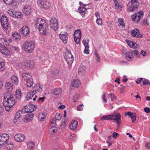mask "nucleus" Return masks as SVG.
Returning a JSON list of instances; mask_svg holds the SVG:
<instances>
[{
    "label": "nucleus",
    "instance_id": "obj_1",
    "mask_svg": "<svg viewBox=\"0 0 150 150\" xmlns=\"http://www.w3.org/2000/svg\"><path fill=\"white\" fill-rule=\"evenodd\" d=\"M3 105L7 111H9L16 103L14 95L10 92H7L4 95Z\"/></svg>",
    "mask_w": 150,
    "mask_h": 150
},
{
    "label": "nucleus",
    "instance_id": "obj_2",
    "mask_svg": "<svg viewBox=\"0 0 150 150\" xmlns=\"http://www.w3.org/2000/svg\"><path fill=\"white\" fill-rule=\"evenodd\" d=\"M45 22L44 20L40 18H38L35 25L39 24L38 28L40 33L43 35H46L47 33V25L46 23H44Z\"/></svg>",
    "mask_w": 150,
    "mask_h": 150
},
{
    "label": "nucleus",
    "instance_id": "obj_3",
    "mask_svg": "<svg viewBox=\"0 0 150 150\" xmlns=\"http://www.w3.org/2000/svg\"><path fill=\"white\" fill-rule=\"evenodd\" d=\"M139 4V3L137 0H131L128 3L127 11L132 12L136 11Z\"/></svg>",
    "mask_w": 150,
    "mask_h": 150
},
{
    "label": "nucleus",
    "instance_id": "obj_4",
    "mask_svg": "<svg viewBox=\"0 0 150 150\" xmlns=\"http://www.w3.org/2000/svg\"><path fill=\"white\" fill-rule=\"evenodd\" d=\"M24 49L27 52L30 53L34 49L35 44L31 42H27L24 44Z\"/></svg>",
    "mask_w": 150,
    "mask_h": 150
},
{
    "label": "nucleus",
    "instance_id": "obj_5",
    "mask_svg": "<svg viewBox=\"0 0 150 150\" xmlns=\"http://www.w3.org/2000/svg\"><path fill=\"white\" fill-rule=\"evenodd\" d=\"M50 25L51 28L54 31L57 30L58 28V23L57 18L54 17H52L50 20Z\"/></svg>",
    "mask_w": 150,
    "mask_h": 150
},
{
    "label": "nucleus",
    "instance_id": "obj_6",
    "mask_svg": "<svg viewBox=\"0 0 150 150\" xmlns=\"http://www.w3.org/2000/svg\"><path fill=\"white\" fill-rule=\"evenodd\" d=\"M64 56L65 59L67 62L68 64H72L74 60V58L71 52L69 50H67Z\"/></svg>",
    "mask_w": 150,
    "mask_h": 150
},
{
    "label": "nucleus",
    "instance_id": "obj_7",
    "mask_svg": "<svg viewBox=\"0 0 150 150\" xmlns=\"http://www.w3.org/2000/svg\"><path fill=\"white\" fill-rule=\"evenodd\" d=\"M74 40L77 44L80 43L81 38V33L80 29H77L74 32Z\"/></svg>",
    "mask_w": 150,
    "mask_h": 150
},
{
    "label": "nucleus",
    "instance_id": "obj_8",
    "mask_svg": "<svg viewBox=\"0 0 150 150\" xmlns=\"http://www.w3.org/2000/svg\"><path fill=\"white\" fill-rule=\"evenodd\" d=\"M1 24L3 28L5 30L8 28V18L6 16H2L1 19Z\"/></svg>",
    "mask_w": 150,
    "mask_h": 150
},
{
    "label": "nucleus",
    "instance_id": "obj_9",
    "mask_svg": "<svg viewBox=\"0 0 150 150\" xmlns=\"http://www.w3.org/2000/svg\"><path fill=\"white\" fill-rule=\"evenodd\" d=\"M144 14L143 12H142L141 13L138 12L134 14V15L132 16V20L133 21L138 22L141 18L143 17Z\"/></svg>",
    "mask_w": 150,
    "mask_h": 150
},
{
    "label": "nucleus",
    "instance_id": "obj_10",
    "mask_svg": "<svg viewBox=\"0 0 150 150\" xmlns=\"http://www.w3.org/2000/svg\"><path fill=\"white\" fill-rule=\"evenodd\" d=\"M89 42V39L88 38H84L82 42L85 46V50L84 53L86 54H89V48L88 43Z\"/></svg>",
    "mask_w": 150,
    "mask_h": 150
},
{
    "label": "nucleus",
    "instance_id": "obj_11",
    "mask_svg": "<svg viewBox=\"0 0 150 150\" xmlns=\"http://www.w3.org/2000/svg\"><path fill=\"white\" fill-rule=\"evenodd\" d=\"M9 136L8 134L4 133L0 134V145L4 144L9 139Z\"/></svg>",
    "mask_w": 150,
    "mask_h": 150
},
{
    "label": "nucleus",
    "instance_id": "obj_12",
    "mask_svg": "<svg viewBox=\"0 0 150 150\" xmlns=\"http://www.w3.org/2000/svg\"><path fill=\"white\" fill-rule=\"evenodd\" d=\"M111 117L112 118L111 120L116 121L117 124L119 125L121 123V115L118 113H116V114H112L111 115Z\"/></svg>",
    "mask_w": 150,
    "mask_h": 150
},
{
    "label": "nucleus",
    "instance_id": "obj_13",
    "mask_svg": "<svg viewBox=\"0 0 150 150\" xmlns=\"http://www.w3.org/2000/svg\"><path fill=\"white\" fill-rule=\"evenodd\" d=\"M24 13L26 16H28L31 14L32 9L31 7L29 5L26 6L23 10Z\"/></svg>",
    "mask_w": 150,
    "mask_h": 150
},
{
    "label": "nucleus",
    "instance_id": "obj_14",
    "mask_svg": "<svg viewBox=\"0 0 150 150\" xmlns=\"http://www.w3.org/2000/svg\"><path fill=\"white\" fill-rule=\"evenodd\" d=\"M37 108V106L33 104H29L26 108L27 110H24V112L31 113L34 111Z\"/></svg>",
    "mask_w": 150,
    "mask_h": 150
},
{
    "label": "nucleus",
    "instance_id": "obj_15",
    "mask_svg": "<svg viewBox=\"0 0 150 150\" xmlns=\"http://www.w3.org/2000/svg\"><path fill=\"white\" fill-rule=\"evenodd\" d=\"M29 113L28 114L25 115H24L25 117H24V122L25 123L31 121L34 117V114L32 113Z\"/></svg>",
    "mask_w": 150,
    "mask_h": 150
},
{
    "label": "nucleus",
    "instance_id": "obj_16",
    "mask_svg": "<svg viewBox=\"0 0 150 150\" xmlns=\"http://www.w3.org/2000/svg\"><path fill=\"white\" fill-rule=\"evenodd\" d=\"M0 52L4 55H8L10 54V51L5 46L0 47Z\"/></svg>",
    "mask_w": 150,
    "mask_h": 150
},
{
    "label": "nucleus",
    "instance_id": "obj_17",
    "mask_svg": "<svg viewBox=\"0 0 150 150\" xmlns=\"http://www.w3.org/2000/svg\"><path fill=\"white\" fill-rule=\"evenodd\" d=\"M14 139L17 142H21L24 140L25 136L22 134H19L15 135Z\"/></svg>",
    "mask_w": 150,
    "mask_h": 150
},
{
    "label": "nucleus",
    "instance_id": "obj_18",
    "mask_svg": "<svg viewBox=\"0 0 150 150\" xmlns=\"http://www.w3.org/2000/svg\"><path fill=\"white\" fill-rule=\"evenodd\" d=\"M59 36L62 42L65 44L67 43L68 39V34L67 33L63 34H59Z\"/></svg>",
    "mask_w": 150,
    "mask_h": 150
},
{
    "label": "nucleus",
    "instance_id": "obj_19",
    "mask_svg": "<svg viewBox=\"0 0 150 150\" xmlns=\"http://www.w3.org/2000/svg\"><path fill=\"white\" fill-rule=\"evenodd\" d=\"M126 41L128 45L131 48L134 49H136L139 47V45H138L137 44L134 42L129 41V40H127Z\"/></svg>",
    "mask_w": 150,
    "mask_h": 150
},
{
    "label": "nucleus",
    "instance_id": "obj_20",
    "mask_svg": "<svg viewBox=\"0 0 150 150\" xmlns=\"http://www.w3.org/2000/svg\"><path fill=\"white\" fill-rule=\"evenodd\" d=\"M22 33L24 35H26L30 33V30L28 27L24 25L23 27L21 29Z\"/></svg>",
    "mask_w": 150,
    "mask_h": 150
},
{
    "label": "nucleus",
    "instance_id": "obj_21",
    "mask_svg": "<svg viewBox=\"0 0 150 150\" xmlns=\"http://www.w3.org/2000/svg\"><path fill=\"white\" fill-rule=\"evenodd\" d=\"M40 4L45 9H48L51 6L50 3L44 1H41Z\"/></svg>",
    "mask_w": 150,
    "mask_h": 150
},
{
    "label": "nucleus",
    "instance_id": "obj_22",
    "mask_svg": "<svg viewBox=\"0 0 150 150\" xmlns=\"http://www.w3.org/2000/svg\"><path fill=\"white\" fill-rule=\"evenodd\" d=\"M132 36L137 38L142 37V35L140 34L139 30L137 29H135L132 31L131 33Z\"/></svg>",
    "mask_w": 150,
    "mask_h": 150
},
{
    "label": "nucleus",
    "instance_id": "obj_23",
    "mask_svg": "<svg viewBox=\"0 0 150 150\" xmlns=\"http://www.w3.org/2000/svg\"><path fill=\"white\" fill-rule=\"evenodd\" d=\"M25 112H24V110L22 111H19L16 112V114L15 118L19 119L20 117H21L22 116H23L25 115Z\"/></svg>",
    "mask_w": 150,
    "mask_h": 150
},
{
    "label": "nucleus",
    "instance_id": "obj_24",
    "mask_svg": "<svg viewBox=\"0 0 150 150\" xmlns=\"http://www.w3.org/2000/svg\"><path fill=\"white\" fill-rule=\"evenodd\" d=\"M86 8H85V7H81L80 6L78 9V10L79 12H80L81 15L83 17L85 16V14L87 13V11Z\"/></svg>",
    "mask_w": 150,
    "mask_h": 150
},
{
    "label": "nucleus",
    "instance_id": "obj_25",
    "mask_svg": "<svg viewBox=\"0 0 150 150\" xmlns=\"http://www.w3.org/2000/svg\"><path fill=\"white\" fill-rule=\"evenodd\" d=\"M34 63L33 61H27L24 62V66L25 67H29L30 68H33L34 66Z\"/></svg>",
    "mask_w": 150,
    "mask_h": 150
},
{
    "label": "nucleus",
    "instance_id": "obj_26",
    "mask_svg": "<svg viewBox=\"0 0 150 150\" xmlns=\"http://www.w3.org/2000/svg\"><path fill=\"white\" fill-rule=\"evenodd\" d=\"M12 86V84L9 82L6 83L5 87L7 91H8L7 92H10L11 93V92L12 91L13 89Z\"/></svg>",
    "mask_w": 150,
    "mask_h": 150
},
{
    "label": "nucleus",
    "instance_id": "obj_27",
    "mask_svg": "<svg viewBox=\"0 0 150 150\" xmlns=\"http://www.w3.org/2000/svg\"><path fill=\"white\" fill-rule=\"evenodd\" d=\"M126 57L127 60H132L134 56L132 51L131 52H127L126 54Z\"/></svg>",
    "mask_w": 150,
    "mask_h": 150
},
{
    "label": "nucleus",
    "instance_id": "obj_28",
    "mask_svg": "<svg viewBox=\"0 0 150 150\" xmlns=\"http://www.w3.org/2000/svg\"><path fill=\"white\" fill-rule=\"evenodd\" d=\"M78 122L77 121L74 120L72 121L69 127L71 129L74 130L77 127Z\"/></svg>",
    "mask_w": 150,
    "mask_h": 150
},
{
    "label": "nucleus",
    "instance_id": "obj_29",
    "mask_svg": "<svg viewBox=\"0 0 150 150\" xmlns=\"http://www.w3.org/2000/svg\"><path fill=\"white\" fill-rule=\"evenodd\" d=\"M26 81V85L28 87H30L33 86V82L32 77L28 79Z\"/></svg>",
    "mask_w": 150,
    "mask_h": 150
},
{
    "label": "nucleus",
    "instance_id": "obj_30",
    "mask_svg": "<svg viewBox=\"0 0 150 150\" xmlns=\"http://www.w3.org/2000/svg\"><path fill=\"white\" fill-rule=\"evenodd\" d=\"M13 145L12 142H10L9 143L6 144L5 146V148L6 150H10L13 148Z\"/></svg>",
    "mask_w": 150,
    "mask_h": 150
},
{
    "label": "nucleus",
    "instance_id": "obj_31",
    "mask_svg": "<svg viewBox=\"0 0 150 150\" xmlns=\"http://www.w3.org/2000/svg\"><path fill=\"white\" fill-rule=\"evenodd\" d=\"M35 93H36L35 92V91H33L32 92L28 93L26 96L27 99L28 100L29 99H32L34 97Z\"/></svg>",
    "mask_w": 150,
    "mask_h": 150
},
{
    "label": "nucleus",
    "instance_id": "obj_32",
    "mask_svg": "<svg viewBox=\"0 0 150 150\" xmlns=\"http://www.w3.org/2000/svg\"><path fill=\"white\" fill-rule=\"evenodd\" d=\"M8 13L11 16H13L14 17H18V16H17V14H15V12L12 9H11L8 10Z\"/></svg>",
    "mask_w": 150,
    "mask_h": 150
},
{
    "label": "nucleus",
    "instance_id": "obj_33",
    "mask_svg": "<svg viewBox=\"0 0 150 150\" xmlns=\"http://www.w3.org/2000/svg\"><path fill=\"white\" fill-rule=\"evenodd\" d=\"M33 88L34 89L33 91H35V93L37 91H41L42 89L41 86H40V84L39 83L35 85L33 87Z\"/></svg>",
    "mask_w": 150,
    "mask_h": 150
},
{
    "label": "nucleus",
    "instance_id": "obj_34",
    "mask_svg": "<svg viewBox=\"0 0 150 150\" xmlns=\"http://www.w3.org/2000/svg\"><path fill=\"white\" fill-rule=\"evenodd\" d=\"M72 84V86L75 87H78L80 85V81L77 79L74 80Z\"/></svg>",
    "mask_w": 150,
    "mask_h": 150
},
{
    "label": "nucleus",
    "instance_id": "obj_35",
    "mask_svg": "<svg viewBox=\"0 0 150 150\" xmlns=\"http://www.w3.org/2000/svg\"><path fill=\"white\" fill-rule=\"evenodd\" d=\"M22 79L25 81L31 77V76L27 73H23L22 74Z\"/></svg>",
    "mask_w": 150,
    "mask_h": 150
},
{
    "label": "nucleus",
    "instance_id": "obj_36",
    "mask_svg": "<svg viewBox=\"0 0 150 150\" xmlns=\"http://www.w3.org/2000/svg\"><path fill=\"white\" fill-rule=\"evenodd\" d=\"M86 68L85 67L81 66L80 67L79 69L78 74L80 75L84 74L85 72Z\"/></svg>",
    "mask_w": 150,
    "mask_h": 150
},
{
    "label": "nucleus",
    "instance_id": "obj_37",
    "mask_svg": "<svg viewBox=\"0 0 150 150\" xmlns=\"http://www.w3.org/2000/svg\"><path fill=\"white\" fill-rule=\"evenodd\" d=\"M62 92V89L59 88H57L53 90V93L55 95H59Z\"/></svg>",
    "mask_w": 150,
    "mask_h": 150
},
{
    "label": "nucleus",
    "instance_id": "obj_38",
    "mask_svg": "<svg viewBox=\"0 0 150 150\" xmlns=\"http://www.w3.org/2000/svg\"><path fill=\"white\" fill-rule=\"evenodd\" d=\"M7 42V40L5 38H0V47L5 46L4 45H6Z\"/></svg>",
    "mask_w": 150,
    "mask_h": 150
},
{
    "label": "nucleus",
    "instance_id": "obj_39",
    "mask_svg": "<svg viewBox=\"0 0 150 150\" xmlns=\"http://www.w3.org/2000/svg\"><path fill=\"white\" fill-rule=\"evenodd\" d=\"M11 81L15 84H17L18 82V79L15 76H13L11 78Z\"/></svg>",
    "mask_w": 150,
    "mask_h": 150
},
{
    "label": "nucleus",
    "instance_id": "obj_40",
    "mask_svg": "<svg viewBox=\"0 0 150 150\" xmlns=\"http://www.w3.org/2000/svg\"><path fill=\"white\" fill-rule=\"evenodd\" d=\"M12 37L14 40H18L20 39V36L18 33H14L12 34Z\"/></svg>",
    "mask_w": 150,
    "mask_h": 150
},
{
    "label": "nucleus",
    "instance_id": "obj_41",
    "mask_svg": "<svg viewBox=\"0 0 150 150\" xmlns=\"http://www.w3.org/2000/svg\"><path fill=\"white\" fill-rule=\"evenodd\" d=\"M112 119L111 115H104L101 118L100 120L103 121L104 120H111Z\"/></svg>",
    "mask_w": 150,
    "mask_h": 150
},
{
    "label": "nucleus",
    "instance_id": "obj_42",
    "mask_svg": "<svg viewBox=\"0 0 150 150\" xmlns=\"http://www.w3.org/2000/svg\"><path fill=\"white\" fill-rule=\"evenodd\" d=\"M27 146L29 149H33L35 146V143L33 142H29L27 143Z\"/></svg>",
    "mask_w": 150,
    "mask_h": 150
},
{
    "label": "nucleus",
    "instance_id": "obj_43",
    "mask_svg": "<svg viewBox=\"0 0 150 150\" xmlns=\"http://www.w3.org/2000/svg\"><path fill=\"white\" fill-rule=\"evenodd\" d=\"M16 98L18 99L20 98L21 97V93L20 90L17 89L16 92Z\"/></svg>",
    "mask_w": 150,
    "mask_h": 150
},
{
    "label": "nucleus",
    "instance_id": "obj_44",
    "mask_svg": "<svg viewBox=\"0 0 150 150\" xmlns=\"http://www.w3.org/2000/svg\"><path fill=\"white\" fill-rule=\"evenodd\" d=\"M5 62H0V70L4 71L5 69Z\"/></svg>",
    "mask_w": 150,
    "mask_h": 150
},
{
    "label": "nucleus",
    "instance_id": "obj_45",
    "mask_svg": "<svg viewBox=\"0 0 150 150\" xmlns=\"http://www.w3.org/2000/svg\"><path fill=\"white\" fill-rule=\"evenodd\" d=\"M132 52L133 53H134V55L137 58H139L140 56V54L139 53V51L137 50H132Z\"/></svg>",
    "mask_w": 150,
    "mask_h": 150
},
{
    "label": "nucleus",
    "instance_id": "obj_46",
    "mask_svg": "<svg viewBox=\"0 0 150 150\" xmlns=\"http://www.w3.org/2000/svg\"><path fill=\"white\" fill-rule=\"evenodd\" d=\"M3 1L7 5H10L13 3V0H3Z\"/></svg>",
    "mask_w": 150,
    "mask_h": 150
},
{
    "label": "nucleus",
    "instance_id": "obj_47",
    "mask_svg": "<svg viewBox=\"0 0 150 150\" xmlns=\"http://www.w3.org/2000/svg\"><path fill=\"white\" fill-rule=\"evenodd\" d=\"M118 22L121 25L123 26L125 25V23L123 21V19L121 18H118Z\"/></svg>",
    "mask_w": 150,
    "mask_h": 150
},
{
    "label": "nucleus",
    "instance_id": "obj_48",
    "mask_svg": "<svg viewBox=\"0 0 150 150\" xmlns=\"http://www.w3.org/2000/svg\"><path fill=\"white\" fill-rule=\"evenodd\" d=\"M96 23L98 25H102V20L100 17L99 18H97L96 20Z\"/></svg>",
    "mask_w": 150,
    "mask_h": 150
},
{
    "label": "nucleus",
    "instance_id": "obj_49",
    "mask_svg": "<svg viewBox=\"0 0 150 150\" xmlns=\"http://www.w3.org/2000/svg\"><path fill=\"white\" fill-rule=\"evenodd\" d=\"M64 121L59 126V127L60 129L64 128L65 127L66 122H65V119L64 118Z\"/></svg>",
    "mask_w": 150,
    "mask_h": 150
},
{
    "label": "nucleus",
    "instance_id": "obj_50",
    "mask_svg": "<svg viewBox=\"0 0 150 150\" xmlns=\"http://www.w3.org/2000/svg\"><path fill=\"white\" fill-rule=\"evenodd\" d=\"M62 116L59 113H57L56 115V118L57 120H60L62 118Z\"/></svg>",
    "mask_w": 150,
    "mask_h": 150
},
{
    "label": "nucleus",
    "instance_id": "obj_51",
    "mask_svg": "<svg viewBox=\"0 0 150 150\" xmlns=\"http://www.w3.org/2000/svg\"><path fill=\"white\" fill-rule=\"evenodd\" d=\"M132 120V122L133 123H134L135 121L136 120V116L135 115H134L133 114V115H132L131 116V117H130Z\"/></svg>",
    "mask_w": 150,
    "mask_h": 150
},
{
    "label": "nucleus",
    "instance_id": "obj_52",
    "mask_svg": "<svg viewBox=\"0 0 150 150\" xmlns=\"http://www.w3.org/2000/svg\"><path fill=\"white\" fill-rule=\"evenodd\" d=\"M83 104H81L78 106L77 108L78 110L81 111L83 109Z\"/></svg>",
    "mask_w": 150,
    "mask_h": 150
},
{
    "label": "nucleus",
    "instance_id": "obj_53",
    "mask_svg": "<svg viewBox=\"0 0 150 150\" xmlns=\"http://www.w3.org/2000/svg\"><path fill=\"white\" fill-rule=\"evenodd\" d=\"M145 147L146 149H150V142L146 143L145 144Z\"/></svg>",
    "mask_w": 150,
    "mask_h": 150
},
{
    "label": "nucleus",
    "instance_id": "obj_54",
    "mask_svg": "<svg viewBox=\"0 0 150 150\" xmlns=\"http://www.w3.org/2000/svg\"><path fill=\"white\" fill-rule=\"evenodd\" d=\"M144 111L147 113L150 112V109L148 107H146L144 109Z\"/></svg>",
    "mask_w": 150,
    "mask_h": 150
},
{
    "label": "nucleus",
    "instance_id": "obj_55",
    "mask_svg": "<svg viewBox=\"0 0 150 150\" xmlns=\"http://www.w3.org/2000/svg\"><path fill=\"white\" fill-rule=\"evenodd\" d=\"M143 83L144 85L149 84L150 83L148 80H145L144 79V81H143Z\"/></svg>",
    "mask_w": 150,
    "mask_h": 150
},
{
    "label": "nucleus",
    "instance_id": "obj_56",
    "mask_svg": "<svg viewBox=\"0 0 150 150\" xmlns=\"http://www.w3.org/2000/svg\"><path fill=\"white\" fill-rule=\"evenodd\" d=\"M65 107V105H61L58 107V108L60 109H62Z\"/></svg>",
    "mask_w": 150,
    "mask_h": 150
},
{
    "label": "nucleus",
    "instance_id": "obj_57",
    "mask_svg": "<svg viewBox=\"0 0 150 150\" xmlns=\"http://www.w3.org/2000/svg\"><path fill=\"white\" fill-rule=\"evenodd\" d=\"M102 98L103 100V102L104 103H106L107 102V100L105 98V94H104L102 96Z\"/></svg>",
    "mask_w": 150,
    "mask_h": 150
},
{
    "label": "nucleus",
    "instance_id": "obj_58",
    "mask_svg": "<svg viewBox=\"0 0 150 150\" xmlns=\"http://www.w3.org/2000/svg\"><path fill=\"white\" fill-rule=\"evenodd\" d=\"M45 98V97H43L42 98H39L38 99V101L39 102H40L41 101H42L44 100Z\"/></svg>",
    "mask_w": 150,
    "mask_h": 150
},
{
    "label": "nucleus",
    "instance_id": "obj_59",
    "mask_svg": "<svg viewBox=\"0 0 150 150\" xmlns=\"http://www.w3.org/2000/svg\"><path fill=\"white\" fill-rule=\"evenodd\" d=\"M125 116H126V115H128L130 116V117H131V116L132 115H133V114H132L131 112H126L125 113Z\"/></svg>",
    "mask_w": 150,
    "mask_h": 150
},
{
    "label": "nucleus",
    "instance_id": "obj_60",
    "mask_svg": "<svg viewBox=\"0 0 150 150\" xmlns=\"http://www.w3.org/2000/svg\"><path fill=\"white\" fill-rule=\"evenodd\" d=\"M96 57L97 58L96 60L98 62H99L100 60V59L98 54L97 53H96Z\"/></svg>",
    "mask_w": 150,
    "mask_h": 150
},
{
    "label": "nucleus",
    "instance_id": "obj_61",
    "mask_svg": "<svg viewBox=\"0 0 150 150\" xmlns=\"http://www.w3.org/2000/svg\"><path fill=\"white\" fill-rule=\"evenodd\" d=\"M146 52H144L143 50H142L140 52L141 55L143 56H145L146 55Z\"/></svg>",
    "mask_w": 150,
    "mask_h": 150
},
{
    "label": "nucleus",
    "instance_id": "obj_62",
    "mask_svg": "<svg viewBox=\"0 0 150 150\" xmlns=\"http://www.w3.org/2000/svg\"><path fill=\"white\" fill-rule=\"evenodd\" d=\"M57 119L56 118H54L52 119L53 121L51 122V124H55L56 123V121Z\"/></svg>",
    "mask_w": 150,
    "mask_h": 150
},
{
    "label": "nucleus",
    "instance_id": "obj_63",
    "mask_svg": "<svg viewBox=\"0 0 150 150\" xmlns=\"http://www.w3.org/2000/svg\"><path fill=\"white\" fill-rule=\"evenodd\" d=\"M118 135V134L116 132H114L112 134V137L113 138H115Z\"/></svg>",
    "mask_w": 150,
    "mask_h": 150
},
{
    "label": "nucleus",
    "instance_id": "obj_64",
    "mask_svg": "<svg viewBox=\"0 0 150 150\" xmlns=\"http://www.w3.org/2000/svg\"><path fill=\"white\" fill-rule=\"evenodd\" d=\"M3 108H2L1 105H0V115L2 113L3 111Z\"/></svg>",
    "mask_w": 150,
    "mask_h": 150
}]
</instances>
